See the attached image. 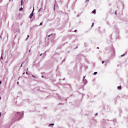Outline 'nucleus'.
Segmentation results:
<instances>
[{
  "label": "nucleus",
  "instance_id": "obj_1",
  "mask_svg": "<svg viewBox=\"0 0 128 128\" xmlns=\"http://www.w3.org/2000/svg\"><path fill=\"white\" fill-rule=\"evenodd\" d=\"M24 112H18L15 114V118L16 120H19L23 117Z\"/></svg>",
  "mask_w": 128,
  "mask_h": 128
},
{
  "label": "nucleus",
  "instance_id": "obj_2",
  "mask_svg": "<svg viewBox=\"0 0 128 128\" xmlns=\"http://www.w3.org/2000/svg\"><path fill=\"white\" fill-rule=\"evenodd\" d=\"M34 10V8L32 12L30 14L29 16V18L31 19L32 18V17L33 16V13Z\"/></svg>",
  "mask_w": 128,
  "mask_h": 128
},
{
  "label": "nucleus",
  "instance_id": "obj_3",
  "mask_svg": "<svg viewBox=\"0 0 128 128\" xmlns=\"http://www.w3.org/2000/svg\"><path fill=\"white\" fill-rule=\"evenodd\" d=\"M83 81L84 82V85L86 84L87 82V80L86 79H85L84 80H83Z\"/></svg>",
  "mask_w": 128,
  "mask_h": 128
},
{
  "label": "nucleus",
  "instance_id": "obj_4",
  "mask_svg": "<svg viewBox=\"0 0 128 128\" xmlns=\"http://www.w3.org/2000/svg\"><path fill=\"white\" fill-rule=\"evenodd\" d=\"M118 89V90H121V86H119L118 87H117Z\"/></svg>",
  "mask_w": 128,
  "mask_h": 128
},
{
  "label": "nucleus",
  "instance_id": "obj_5",
  "mask_svg": "<svg viewBox=\"0 0 128 128\" xmlns=\"http://www.w3.org/2000/svg\"><path fill=\"white\" fill-rule=\"evenodd\" d=\"M3 59V57H2V52L1 56L0 58V60H2Z\"/></svg>",
  "mask_w": 128,
  "mask_h": 128
},
{
  "label": "nucleus",
  "instance_id": "obj_6",
  "mask_svg": "<svg viewBox=\"0 0 128 128\" xmlns=\"http://www.w3.org/2000/svg\"><path fill=\"white\" fill-rule=\"evenodd\" d=\"M96 10H94L92 12V13H96Z\"/></svg>",
  "mask_w": 128,
  "mask_h": 128
},
{
  "label": "nucleus",
  "instance_id": "obj_7",
  "mask_svg": "<svg viewBox=\"0 0 128 128\" xmlns=\"http://www.w3.org/2000/svg\"><path fill=\"white\" fill-rule=\"evenodd\" d=\"M54 125V124H53V123L51 124H49V126H53Z\"/></svg>",
  "mask_w": 128,
  "mask_h": 128
},
{
  "label": "nucleus",
  "instance_id": "obj_8",
  "mask_svg": "<svg viewBox=\"0 0 128 128\" xmlns=\"http://www.w3.org/2000/svg\"><path fill=\"white\" fill-rule=\"evenodd\" d=\"M23 0H22L21 1V5L22 6V4Z\"/></svg>",
  "mask_w": 128,
  "mask_h": 128
},
{
  "label": "nucleus",
  "instance_id": "obj_9",
  "mask_svg": "<svg viewBox=\"0 0 128 128\" xmlns=\"http://www.w3.org/2000/svg\"><path fill=\"white\" fill-rule=\"evenodd\" d=\"M23 9V8L22 7L20 8L19 9V11H21Z\"/></svg>",
  "mask_w": 128,
  "mask_h": 128
},
{
  "label": "nucleus",
  "instance_id": "obj_10",
  "mask_svg": "<svg viewBox=\"0 0 128 128\" xmlns=\"http://www.w3.org/2000/svg\"><path fill=\"white\" fill-rule=\"evenodd\" d=\"M97 74V72H94V75H96Z\"/></svg>",
  "mask_w": 128,
  "mask_h": 128
},
{
  "label": "nucleus",
  "instance_id": "obj_11",
  "mask_svg": "<svg viewBox=\"0 0 128 128\" xmlns=\"http://www.w3.org/2000/svg\"><path fill=\"white\" fill-rule=\"evenodd\" d=\"M94 23H92V26H91V27H92V26H94Z\"/></svg>",
  "mask_w": 128,
  "mask_h": 128
},
{
  "label": "nucleus",
  "instance_id": "obj_12",
  "mask_svg": "<svg viewBox=\"0 0 128 128\" xmlns=\"http://www.w3.org/2000/svg\"><path fill=\"white\" fill-rule=\"evenodd\" d=\"M42 22H41V23L40 24V26L42 25Z\"/></svg>",
  "mask_w": 128,
  "mask_h": 128
},
{
  "label": "nucleus",
  "instance_id": "obj_13",
  "mask_svg": "<svg viewBox=\"0 0 128 128\" xmlns=\"http://www.w3.org/2000/svg\"><path fill=\"white\" fill-rule=\"evenodd\" d=\"M29 36H29V35H28V36H27V38H26V40H27V38H29Z\"/></svg>",
  "mask_w": 128,
  "mask_h": 128
},
{
  "label": "nucleus",
  "instance_id": "obj_14",
  "mask_svg": "<svg viewBox=\"0 0 128 128\" xmlns=\"http://www.w3.org/2000/svg\"><path fill=\"white\" fill-rule=\"evenodd\" d=\"M89 0H86L85 2H88Z\"/></svg>",
  "mask_w": 128,
  "mask_h": 128
},
{
  "label": "nucleus",
  "instance_id": "obj_15",
  "mask_svg": "<svg viewBox=\"0 0 128 128\" xmlns=\"http://www.w3.org/2000/svg\"><path fill=\"white\" fill-rule=\"evenodd\" d=\"M124 56V54H123V55L121 56V57H122Z\"/></svg>",
  "mask_w": 128,
  "mask_h": 128
},
{
  "label": "nucleus",
  "instance_id": "obj_16",
  "mask_svg": "<svg viewBox=\"0 0 128 128\" xmlns=\"http://www.w3.org/2000/svg\"><path fill=\"white\" fill-rule=\"evenodd\" d=\"M32 76L34 78H35V76L33 75H32Z\"/></svg>",
  "mask_w": 128,
  "mask_h": 128
},
{
  "label": "nucleus",
  "instance_id": "obj_17",
  "mask_svg": "<svg viewBox=\"0 0 128 128\" xmlns=\"http://www.w3.org/2000/svg\"><path fill=\"white\" fill-rule=\"evenodd\" d=\"M55 4H54V10H55Z\"/></svg>",
  "mask_w": 128,
  "mask_h": 128
},
{
  "label": "nucleus",
  "instance_id": "obj_18",
  "mask_svg": "<svg viewBox=\"0 0 128 128\" xmlns=\"http://www.w3.org/2000/svg\"><path fill=\"white\" fill-rule=\"evenodd\" d=\"M85 78V76H84L83 77V80H84V78Z\"/></svg>",
  "mask_w": 128,
  "mask_h": 128
},
{
  "label": "nucleus",
  "instance_id": "obj_19",
  "mask_svg": "<svg viewBox=\"0 0 128 128\" xmlns=\"http://www.w3.org/2000/svg\"><path fill=\"white\" fill-rule=\"evenodd\" d=\"M41 9H42L41 8H40L39 9V10H38V12H39L41 10Z\"/></svg>",
  "mask_w": 128,
  "mask_h": 128
},
{
  "label": "nucleus",
  "instance_id": "obj_20",
  "mask_svg": "<svg viewBox=\"0 0 128 128\" xmlns=\"http://www.w3.org/2000/svg\"><path fill=\"white\" fill-rule=\"evenodd\" d=\"M104 63V61H102V64H103Z\"/></svg>",
  "mask_w": 128,
  "mask_h": 128
},
{
  "label": "nucleus",
  "instance_id": "obj_21",
  "mask_svg": "<svg viewBox=\"0 0 128 128\" xmlns=\"http://www.w3.org/2000/svg\"><path fill=\"white\" fill-rule=\"evenodd\" d=\"M52 35V34H51L50 35L48 36V37H50L51 35Z\"/></svg>",
  "mask_w": 128,
  "mask_h": 128
},
{
  "label": "nucleus",
  "instance_id": "obj_22",
  "mask_svg": "<svg viewBox=\"0 0 128 128\" xmlns=\"http://www.w3.org/2000/svg\"><path fill=\"white\" fill-rule=\"evenodd\" d=\"M97 115H98V113H96V114H95V116H96Z\"/></svg>",
  "mask_w": 128,
  "mask_h": 128
},
{
  "label": "nucleus",
  "instance_id": "obj_23",
  "mask_svg": "<svg viewBox=\"0 0 128 128\" xmlns=\"http://www.w3.org/2000/svg\"><path fill=\"white\" fill-rule=\"evenodd\" d=\"M2 81H0V84H1Z\"/></svg>",
  "mask_w": 128,
  "mask_h": 128
},
{
  "label": "nucleus",
  "instance_id": "obj_24",
  "mask_svg": "<svg viewBox=\"0 0 128 128\" xmlns=\"http://www.w3.org/2000/svg\"><path fill=\"white\" fill-rule=\"evenodd\" d=\"M23 63L22 64H21V66H20V67H22V64H23Z\"/></svg>",
  "mask_w": 128,
  "mask_h": 128
},
{
  "label": "nucleus",
  "instance_id": "obj_25",
  "mask_svg": "<svg viewBox=\"0 0 128 128\" xmlns=\"http://www.w3.org/2000/svg\"><path fill=\"white\" fill-rule=\"evenodd\" d=\"M42 55V54H40V56H41Z\"/></svg>",
  "mask_w": 128,
  "mask_h": 128
},
{
  "label": "nucleus",
  "instance_id": "obj_26",
  "mask_svg": "<svg viewBox=\"0 0 128 128\" xmlns=\"http://www.w3.org/2000/svg\"><path fill=\"white\" fill-rule=\"evenodd\" d=\"M76 31H77L76 30H74V32H76Z\"/></svg>",
  "mask_w": 128,
  "mask_h": 128
},
{
  "label": "nucleus",
  "instance_id": "obj_27",
  "mask_svg": "<svg viewBox=\"0 0 128 128\" xmlns=\"http://www.w3.org/2000/svg\"><path fill=\"white\" fill-rule=\"evenodd\" d=\"M116 11L115 12V14H116Z\"/></svg>",
  "mask_w": 128,
  "mask_h": 128
},
{
  "label": "nucleus",
  "instance_id": "obj_28",
  "mask_svg": "<svg viewBox=\"0 0 128 128\" xmlns=\"http://www.w3.org/2000/svg\"><path fill=\"white\" fill-rule=\"evenodd\" d=\"M26 74H28V73L27 72H26Z\"/></svg>",
  "mask_w": 128,
  "mask_h": 128
},
{
  "label": "nucleus",
  "instance_id": "obj_29",
  "mask_svg": "<svg viewBox=\"0 0 128 128\" xmlns=\"http://www.w3.org/2000/svg\"><path fill=\"white\" fill-rule=\"evenodd\" d=\"M25 74V72H24V73H23L22 74L23 75L24 74Z\"/></svg>",
  "mask_w": 128,
  "mask_h": 128
},
{
  "label": "nucleus",
  "instance_id": "obj_30",
  "mask_svg": "<svg viewBox=\"0 0 128 128\" xmlns=\"http://www.w3.org/2000/svg\"><path fill=\"white\" fill-rule=\"evenodd\" d=\"M17 84H19V82H17Z\"/></svg>",
  "mask_w": 128,
  "mask_h": 128
},
{
  "label": "nucleus",
  "instance_id": "obj_31",
  "mask_svg": "<svg viewBox=\"0 0 128 128\" xmlns=\"http://www.w3.org/2000/svg\"><path fill=\"white\" fill-rule=\"evenodd\" d=\"M8 34H7V37L8 38Z\"/></svg>",
  "mask_w": 128,
  "mask_h": 128
},
{
  "label": "nucleus",
  "instance_id": "obj_32",
  "mask_svg": "<svg viewBox=\"0 0 128 128\" xmlns=\"http://www.w3.org/2000/svg\"><path fill=\"white\" fill-rule=\"evenodd\" d=\"M62 104L59 103V105H60V104Z\"/></svg>",
  "mask_w": 128,
  "mask_h": 128
},
{
  "label": "nucleus",
  "instance_id": "obj_33",
  "mask_svg": "<svg viewBox=\"0 0 128 128\" xmlns=\"http://www.w3.org/2000/svg\"><path fill=\"white\" fill-rule=\"evenodd\" d=\"M11 0H9V1L10 2L11 1ZM13 0H12V1Z\"/></svg>",
  "mask_w": 128,
  "mask_h": 128
},
{
  "label": "nucleus",
  "instance_id": "obj_34",
  "mask_svg": "<svg viewBox=\"0 0 128 128\" xmlns=\"http://www.w3.org/2000/svg\"><path fill=\"white\" fill-rule=\"evenodd\" d=\"M0 38H2L1 35L0 36Z\"/></svg>",
  "mask_w": 128,
  "mask_h": 128
},
{
  "label": "nucleus",
  "instance_id": "obj_35",
  "mask_svg": "<svg viewBox=\"0 0 128 128\" xmlns=\"http://www.w3.org/2000/svg\"><path fill=\"white\" fill-rule=\"evenodd\" d=\"M97 49H98V48H98V47H97Z\"/></svg>",
  "mask_w": 128,
  "mask_h": 128
},
{
  "label": "nucleus",
  "instance_id": "obj_36",
  "mask_svg": "<svg viewBox=\"0 0 128 128\" xmlns=\"http://www.w3.org/2000/svg\"><path fill=\"white\" fill-rule=\"evenodd\" d=\"M42 78H44V76H42Z\"/></svg>",
  "mask_w": 128,
  "mask_h": 128
},
{
  "label": "nucleus",
  "instance_id": "obj_37",
  "mask_svg": "<svg viewBox=\"0 0 128 128\" xmlns=\"http://www.w3.org/2000/svg\"><path fill=\"white\" fill-rule=\"evenodd\" d=\"M79 15H78L77 16V17Z\"/></svg>",
  "mask_w": 128,
  "mask_h": 128
},
{
  "label": "nucleus",
  "instance_id": "obj_38",
  "mask_svg": "<svg viewBox=\"0 0 128 128\" xmlns=\"http://www.w3.org/2000/svg\"><path fill=\"white\" fill-rule=\"evenodd\" d=\"M30 52V50H29V52Z\"/></svg>",
  "mask_w": 128,
  "mask_h": 128
},
{
  "label": "nucleus",
  "instance_id": "obj_39",
  "mask_svg": "<svg viewBox=\"0 0 128 128\" xmlns=\"http://www.w3.org/2000/svg\"><path fill=\"white\" fill-rule=\"evenodd\" d=\"M20 77L19 78H18V80H19V79H20Z\"/></svg>",
  "mask_w": 128,
  "mask_h": 128
},
{
  "label": "nucleus",
  "instance_id": "obj_40",
  "mask_svg": "<svg viewBox=\"0 0 128 128\" xmlns=\"http://www.w3.org/2000/svg\"><path fill=\"white\" fill-rule=\"evenodd\" d=\"M64 79H65V78H64L63 79V80H64Z\"/></svg>",
  "mask_w": 128,
  "mask_h": 128
},
{
  "label": "nucleus",
  "instance_id": "obj_41",
  "mask_svg": "<svg viewBox=\"0 0 128 128\" xmlns=\"http://www.w3.org/2000/svg\"><path fill=\"white\" fill-rule=\"evenodd\" d=\"M36 128H38V127H36Z\"/></svg>",
  "mask_w": 128,
  "mask_h": 128
},
{
  "label": "nucleus",
  "instance_id": "obj_42",
  "mask_svg": "<svg viewBox=\"0 0 128 128\" xmlns=\"http://www.w3.org/2000/svg\"><path fill=\"white\" fill-rule=\"evenodd\" d=\"M60 98V99H61V98Z\"/></svg>",
  "mask_w": 128,
  "mask_h": 128
},
{
  "label": "nucleus",
  "instance_id": "obj_43",
  "mask_svg": "<svg viewBox=\"0 0 128 128\" xmlns=\"http://www.w3.org/2000/svg\"><path fill=\"white\" fill-rule=\"evenodd\" d=\"M70 0H68V1H70Z\"/></svg>",
  "mask_w": 128,
  "mask_h": 128
}]
</instances>
